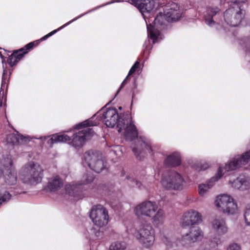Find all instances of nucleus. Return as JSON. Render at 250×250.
<instances>
[{"mask_svg": "<svg viewBox=\"0 0 250 250\" xmlns=\"http://www.w3.org/2000/svg\"><path fill=\"white\" fill-rule=\"evenodd\" d=\"M182 11L177 4L171 3L164 13H159L152 23L147 24L148 36L155 43L162 39L159 29H163L167 22H176L179 20Z\"/></svg>", "mask_w": 250, "mask_h": 250, "instance_id": "1", "label": "nucleus"}, {"mask_svg": "<svg viewBox=\"0 0 250 250\" xmlns=\"http://www.w3.org/2000/svg\"><path fill=\"white\" fill-rule=\"evenodd\" d=\"M124 136L126 141H132L137 138V142L132 146V150L136 157L141 160L144 158L147 153L153 151L152 148L149 141L144 136H140L138 138V131L136 126L131 124L130 119H127L125 128Z\"/></svg>", "mask_w": 250, "mask_h": 250, "instance_id": "2", "label": "nucleus"}, {"mask_svg": "<svg viewBox=\"0 0 250 250\" xmlns=\"http://www.w3.org/2000/svg\"><path fill=\"white\" fill-rule=\"evenodd\" d=\"M91 117L81 122L75 126V129H82L76 132L73 136L70 144L75 148H80L83 146L86 140L91 137L94 131L92 128L88 127L97 125L96 122H93Z\"/></svg>", "mask_w": 250, "mask_h": 250, "instance_id": "3", "label": "nucleus"}, {"mask_svg": "<svg viewBox=\"0 0 250 250\" xmlns=\"http://www.w3.org/2000/svg\"><path fill=\"white\" fill-rule=\"evenodd\" d=\"M42 172L43 169L39 164L30 162L21 168L19 176L24 183L36 185L41 182L43 176Z\"/></svg>", "mask_w": 250, "mask_h": 250, "instance_id": "4", "label": "nucleus"}, {"mask_svg": "<svg viewBox=\"0 0 250 250\" xmlns=\"http://www.w3.org/2000/svg\"><path fill=\"white\" fill-rule=\"evenodd\" d=\"M117 111L106 110L104 113L103 117L105 124L107 127L113 128L116 126L118 128V132H120L127 123L129 115L128 114H123L122 113L119 114Z\"/></svg>", "mask_w": 250, "mask_h": 250, "instance_id": "5", "label": "nucleus"}, {"mask_svg": "<svg viewBox=\"0 0 250 250\" xmlns=\"http://www.w3.org/2000/svg\"><path fill=\"white\" fill-rule=\"evenodd\" d=\"M244 17V11L237 2L224 13V20L227 24L231 27L238 26Z\"/></svg>", "mask_w": 250, "mask_h": 250, "instance_id": "6", "label": "nucleus"}, {"mask_svg": "<svg viewBox=\"0 0 250 250\" xmlns=\"http://www.w3.org/2000/svg\"><path fill=\"white\" fill-rule=\"evenodd\" d=\"M161 182L163 187L167 189L181 190L183 188V178L175 171L163 174Z\"/></svg>", "mask_w": 250, "mask_h": 250, "instance_id": "7", "label": "nucleus"}, {"mask_svg": "<svg viewBox=\"0 0 250 250\" xmlns=\"http://www.w3.org/2000/svg\"><path fill=\"white\" fill-rule=\"evenodd\" d=\"M220 9L213 5V3H209L206 7L204 12V17L206 23L211 27H213L218 30H224L226 29L223 27L220 21L217 19L220 15Z\"/></svg>", "mask_w": 250, "mask_h": 250, "instance_id": "8", "label": "nucleus"}, {"mask_svg": "<svg viewBox=\"0 0 250 250\" xmlns=\"http://www.w3.org/2000/svg\"><path fill=\"white\" fill-rule=\"evenodd\" d=\"M134 235L145 247H149L153 244L154 241L153 231L151 226L149 224L145 223L140 225Z\"/></svg>", "mask_w": 250, "mask_h": 250, "instance_id": "9", "label": "nucleus"}, {"mask_svg": "<svg viewBox=\"0 0 250 250\" xmlns=\"http://www.w3.org/2000/svg\"><path fill=\"white\" fill-rule=\"evenodd\" d=\"M90 217L94 224L99 227L107 225L109 219L107 210L101 205L92 208Z\"/></svg>", "mask_w": 250, "mask_h": 250, "instance_id": "10", "label": "nucleus"}, {"mask_svg": "<svg viewBox=\"0 0 250 250\" xmlns=\"http://www.w3.org/2000/svg\"><path fill=\"white\" fill-rule=\"evenodd\" d=\"M215 203L220 210L228 214L235 213L237 208V205L234 202L232 198L226 194L218 196Z\"/></svg>", "mask_w": 250, "mask_h": 250, "instance_id": "11", "label": "nucleus"}, {"mask_svg": "<svg viewBox=\"0 0 250 250\" xmlns=\"http://www.w3.org/2000/svg\"><path fill=\"white\" fill-rule=\"evenodd\" d=\"M4 180L5 183L9 186L15 185L17 182V174L15 170L12 167V161L10 156L4 158Z\"/></svg>", "mask_w": 250, "mask_h": 250, "instance_id": "12", "label": "nucleus"}, {"mask_svg": "<svg viewBox=\"0 0 250 250\" xmlns=\"http://www.w3.org/2000/svg\"><path fill=\"white\" fill-rule=\"evenodd\" d=\"M250 161V150L242 154L241 156L234 158L228 164H226L224 169L226 171L234 170Z\"/></svg>", "mask_w": 250, "mask_h": 250, "instance_id": "13", "label": "nucleus"}, {"mask_svg": "<svg viewBox=\"0 0 250 250\" xmlns=\"http://www.w3.org/2000/svg\"><path fill=\"white\" fill-rule=\"evenodd\" d=\"M202 222V215L197 211L190 210L183 215L182 225L183 227L197 225Z\"/></svg>", "mask_w": 250, "mask_h": 250, "instance_id": "14", "label": "nucleus"}, {"mask_svg": "<svg viewBox=\"0 0 250 250\" xmlns=\"http://www.w3.org/2000/svg\"><path fill=\"white\" fill-rule=\"evenodd\" d=\"M157 208L158 207L155 202L148 201L137 206L135 211L138 215L141 214L150 217L154 213Z\"/></svg>", "mask_w": 250, "mask_h": 250, "instance_id": "15", "label": "nucleus"}, {"mask_svg": "<svg viewBox=\"0 0 250 250\" xmlns=\"http://www.w3.org/2000/svg\"><path fill=\"white\" fill-rule=\"evenodd\" d=\"M130 3L138 9L145 19V14L150 12L154 7V0H131Z\"/></svg>", "mask_w": 250, "mask_h": 250, "instance_id": "16", "label": "nucleus"}, {"mask_svg": "<svg viewBox=\"0 0 250 250\" xmlns=\"http://www.w3.org/2000/svg\"><path fill=\"white\" fill-rule=\"evenodd\" d=\"M203 237V233L198 227L190 228L189 232L183 236V243L185 245H188L191 243L201 240Z\"/></svg>", "mask_w": 250, "mask_h": 250, "instance_id": "17", "label": "nucleus"}, {"mask_svg": "<svg viewBox=\"0 0 250 250\" xmlns=\"http://www.w3.org/2000/svg\"><path fill=\"white\" fill-rule=\"evenodd\" d=\"M212 228L214 231L219 236L227 233L228 228L224 218L216 216L211 222Z\"/></svg>", "mask_w": 250, "mask_h": 250, "instance_id": "18", "label": "nucleus"}, {"mask_svg": "<svg viewBox=\"0 0 250 250\" xmlns=\"http://www.w3.org/2000/svg\"><path fill=\"white\" fill-rule=\"evenodd\" d=\"M223 174V167H219L215 176L210 179L208 184L199 185L198 188L199 194L201 196H203L205 192L213 185L214 183L217 181L218 179L221 178Z\"/></svg>", "mask_w": 250, "mask_h": 250, "instance_id": "19", "label": "nucleus"}, {"mask_svg": "<svg viewBox=\"0 0 250 250\" xmlns=\"http://www.w3.org/2000/svg\"><path fill=\"white\" fill-rule=\"evenodd\" d=\"M102 157V153L98 150H89L86 151L83 155L84 161L89 167Z\"/></svg>", "mask_w": 250, "mask_h": 250, "instance_id": "20", "label": "nucleus"}, {"mask_svg": "<svg viewBox=\"0 0 250 250\" xmlns=\"http://www.w3.org/2000/svg\"><path fill=\"white\" fill-rule=\"evenodd\" d=\"M6 141L8 144L15 145L26 144L29 140L27 138L17 132L16 134L11 133L8 135Z\"/></svg>", "mask_w": 250, "mask_h": 250, "instance_id": "21", "label": "nucleus"}, {"mask_svg": "<svg viewBox=\"0 0 250 250\" xmlns=\"http://www.w3.org/2000/svg\"><path fill=\"white\" fill-rule=\"evenodd\" d=\"M9 75L7 74V71L4 69L2 76L1 84L0 90V108L2 107V104L5 106V98L4 97V90L7 88Z\"/></svg>", "mask_w": 250, "mask_h": 250, "instance_id": "22", "label": "nucleus"}, {"mask_svg": "<svg viewBox=\"0 0 250 250\" xmlns=\"http://www.w3.org/2000/svg\"><path fill=\"white\" fill-rule=\"evenodd\" d=\"M62 186V180L59 176H55L49 180L45 189L51 191H55L60 189Z\"/></svg>", "mask_w": 250, "mask_h": 250, "instance_id": "23", "label": "nucleus"}, {"mask_svg": "<svg viewBox=\"0 0 250 250\" xmlns=\"http://www.w3.org/2000/svg\"><path fill=\"white\" fill-rule=\"evenodd\" d=\"M181 157L178 152H174L168 156L165 160V165L167 167H175L181 164Z\"/></svg>", "mask_w": 250, "mask_h": 250, "instance_id": "24", "label": "nucleus"}, {"mask_svg": "<svg viewBox=\"0 0 250 250\" xmlns=\"http://www.w3.org/2000/svg\"><path fill=\"white\" fill-rule=\"evenodd\" d=\"M27 53L24 48L20 49L14 51L9 57L7 62L8 64L13 66L15 65Z\"/></svg>", "mask_w": 250, "mask_h": 250, "instance_id": "25", "label": "nucleus"}, {"mask_svg": "<svg viewBox=\"0 0 250 250\" xmlns=\"http://www.w3.org/2000/svg\"><path fill=\"white\" fill-rule=\"evenodd\" d=\"M82 184L69 185L66 188V191L70 195L78 197L82 191Z\"/></svg>", "mask_w": 250, "mask_h": 250, "instance_id": "26", "label": "nucleus"}, {"mask_svg": "<svg viewBox=\"0 0 250 250\" xmlns=\"http://www.w3.org/2000/svg\"><path fill=\"white\" fill-rule=\"evenodd\" d=\"M89 168L97 173H100L103 171H107L106 165L103 157L98 160L94 164H92V166Z\"/></svg>", "mask_w": 250, "mask_h": 250, "instance_id": "27", "label": "nucleus"}, {"mask_svg": "<svg viewBox=\"0 0 250 250\" xmlns=\"http://www.w3.org/2000/svg\"><path fill=\"white\" fill-rule=\"evenodd\" d=\"M89 12L90 11H88V12H87V13H89ZM86 14V13H85L84 14H82V15H80V16H78V17H77L72 19L71 21H68V22L65 23L62 26L60 27L59 28H58L57 29L54 30L52 31V32H50L49 33H48V34L45 35L44 36H43L42 38L40 39V41H44V40H46L48 38H49V37L52 36L53 35H54V34L57 33L58 31L61 30L65 26L68 25L69 24H70V23H71L73 21H76L78 19H79L81 17H82L83 16H84Z\"/></svg>", "mask_w": 250, "mask_h": 250, "instance_id": "28", "label": "nucleus"}, {"mask_svg": "<svg viewBox=\"0 0 250 250\" xmlns=\"http://www.w3.org/2000/svg\"><path fill=\"white\" fill-rule=\"evenodd\" d=\"M89 12L90 11H88V12H87V13H89ZM86 14V13H85L84 14H82V15H80V16H78V17H77L72 19L71 21H68V22L65 23L62 26L60 27L59 28H58L57 29L54 30L52 31V32H50L49 33H48V34L45 35L44 36H43L42 38L40 39V41H44V40H46L48 38H49V37L52 36L53 35H54V34L57 33L58 31L61 30L65 26L68 25L69 24H70V23H71L73 21H76L78 19H79L81 17H82L83 16H84Z\"/></svg>", "mask_w": 250, "mask_h": 250, "instance_id": "29", "label": "nucleus"}, {"mask_svg": "<svg viewBox=\"0 0 250 250\" xmlns=\"http://www.w3.org/2000/svg\"><path fill=\"white\" fill-rule=\"evenodd\" d=\"M231 186L235 188L243 190L246 188L247 182L241 178H238L231 183Z\"/></svg>", "mask_w": 250, "mask_h": 250, "instance_id": "30", "label": "nucleus"}, {"mask_svg": "<svg viewBox=\"0 0 250 250\" xmlns=\"http://www.w3.org/2000/svg\"><path fill=\"white\" fill-rule=\"evenodd\" d=\"M164 218V211L162 209H159L155 216L152 218V222L155 225H161L163 223Z\"/></svg>", "mask_w": 250, "mask_h": 250, "instance_id": "31", "label": "nucleus"}, {"mask_svg": "<svg viewBox=\"0 0 250 250\" xmlns=\"http://www.w3.org/2000/svg\"><path fill=\"white\" fill-rule=\"evenodd\" d=\"M54 139L55 138L56 143H66L71 140L70 138L65 134H55Z\"/></svg>", "mask_w": 250, "mask_h": 250, "instance_id": "32", "label": "nucleus"}, {"mask_svg": "<svg viewBox=\"0 0 250 250\" xmlns=\"http://www.w3.org/2000/svg\"><path fill=\"white\" fill-rule=\"evenodd\" d=\"M126 248V244L124 242H116L112 243L109 250H124Z\"/></svg>", "mask_w": 250, "mask_h": 250, "instance_id": "33", "label": "nucleus"}, {"mask_svg": "<svg viewBox=\"0 0 250 250\" xmlns=\"http://www.w3.org/2000/svg\"><path fill=\"white\" fill-rule=\"evenodd\" d=\"M9 191L0 190V205L2 203H5L9 201L11 197Z\"/></svg>", "mask_w": 250, "mask_h": 250, "instance_id": "34", "label": "nucleus"}, {"mask_svg": "<svg viewBox=\"0 0 250 250\" xmlns=\"http://www.w3.org/2000/svg\"><path fill=\"white\" fill-rule=\"evenodd\" d=\"M126 179V183L130 187L132 188H141L142 184L140 181H138L133 178H132L129 176H127Z\"/></svg>", "mask_w": 250, "mask_h": 250, "instance_id": "35", "label": "nucleus"}, {"mask_svg": "<svg viewBox=\"0 0 250 250\" xmlns=\"http://www.w3.org/2000/svg\"><path fill=\"white\" fill-rule=\"evenodd\" d=\"M95 177L94 175L91 172H86L83 176V183L84 184H88L92 182Z\"/></svg>", "mask_w": 250, "mask_h": 250, "instance_id": "36", "label": "nucleus"}, {"mask_svg": "<svg viewBox=\"0 0 250 250\" xmlns=\"http://www.w3.org/2000/svg\"><path fill=\"white\" fill-rule=\"evenodd\" d=\"M221 243L220 239L219 237H214L210 241V250H213L219 243Z\"/></svg>", "mask_w": 250, "mask_h": 250, "instance_id": "37", "label": "nucleus"}, {"mask_svg": "<svg viewBox=\"0 0 250 250\" xmlns=\"http://www.w3.org/2000/svg\"><path fill=\"white\" fill-rule=\"evenodd\" d=\"M244 216L246 225L250 226V206L246 207Z\"/></svg>", "mask_w": 250, "mask_h": 250, "instance_id": "38", "label": "nucleus"}, {"mask_svg": "<svg viewBox=\"0 0 250 250\" xmlns=\"http://www.w3.org/2000/svg\"><path fill=\"white\" fill-rule=\"evenodd\" d=\"M140 66V62L138 61L136 62L134 64V65L131 67L128 72V75H130L132 74L134 72H135L138 69H139Z\"/></svg>", "mask_w": 250, "mask_h": 250, "instance_id": "39", "label": "nucleus"}, {"mask_svg": "<svg viewBox=\"0 0 250 250\" xmlns=\"http://www.w3.org/2000/svg\"><path fill=\"white\" fill-rule=\"evenodd\" d=\"M227 250H241L239 245L236 243L230 244Z\"/></svg>", "mask_w": 250, "mask_h": 250, "instance_id": "40", "label": "nucleus"}, {"mask_svg": "<svg viewBox=\"0 0 250 250\" xmlns=\"http://www.w3.org/2000/svg\"><path fill=\"white\" fill-rule=\"evenodd\" d=\"M51 137L47 140V144L50 147H52L54 144L56 143L54 134L51 136Z\"/></svg>", "mask_w": 250, "mask_h": 250, "instance_id": "41", "label": "nucleus"}, {"mask_svg": "<svg viewBox=\"0 0 250 250\" xmlns=\"http://www.w3.org/2000/svg\"><path fill=\"white\" fill-rule=\"evenodd\" d=\"M208 167V164H205L200 166H197L195 167L196 170H206Z\"/></svg>", "mask_w": 250, "mask_h": 250, "instance_id": "42", "label": "nucleus"}, {"mask_svg": "<svg viewBox=\"0 0 250 250\" xmlns=\"http://www.w3.org/2000/svg\"><path fill=\"white\" fill-rule=\"evenodd\" d=\"M34 45V42H30V43H28L27 44H26L25 46V48H23L24 49V50L25 51H26L27 53L28 52L27 50L32 48L33 47Z\"/></svg>", "mask_w": 250, "mask_h": 250, "instance_id": "43", "label": "nucleus"}, {"mask_svg": "<svg viewBox=\"0 0 250 250\" xmlns=\"http://www.w3.org/2000/svg\"><path fill=\"white\" fill-rule=\"evenodd\" d=\"M3 168H4V162L3 164L0 163V178L1 177L2 174L4 173V169Z\"/></svg>", "mask_w": 250, "mask_h": 250, "instance_id": "44", "label": "nucleus"}, {"mask_svg": "<svg viewBox=\"0 0 250 250\" xmlns=\"http://www.w3.org/2000/svg\"><path fill=\"white\" fill-rule=\"evenodd\" d=\"M129 75H127L126 77V78L124 80V81L122 82L120 87H119L117 92V94L119 92V91L122 88V87L125 85V83H126V80L127 79L128 76Z\"/></svg>", "mask_w": 250, "mask_h": 250, "instance_id": "45", "label": "nucleus"}, {"mask_svg": "<svg viewBox=\"0 0 250 250\" xmlns=\"http://www.w3.org/2000/svg\"><path fill=\"white\" fill-rule=\"evenodd\" d=\"M106 104V105H105L104 106H103V107L101 108V109L102 110H103V109H116L115 108H113V107H106L107 104Z\"/></svg>", "mask_w": 250, "mask_h": 250, "instance_id": "46", "label": "nucleus"}, {"mask_svg": "<svg viewBox=\"0 0 250 250\" xmlns=\"http://www.w3.org/2000/svg\"><path fill=\"white\" fill-rule=\"evenodd\" d=\"M14 189H15V188H14ZM14 194L16 195L17 194H19V193H20L21 192V189H19V188H16V190L14 191Z\"/></svg>", "mask_w": 250, "mask_h": 250, "instance_id": "47", "label": "nucleus"}, {"mask_svg": "<svg viewBox=\"0 0 250 250\" xmlns=\"http://www.w3.org/2000/svg\"><path fill=\"white\" fill-rule=\"evenodd\" d=\"M95 234L97 237H100L102 235V233L101 231H98L96 232Z\"/></svg>", "mask_w": 250, "mask_h": 250, "instance_id": "48", "label": "nucleus"}, {"mask_svg": "<svg viewBox=\"0 0 250 250\" xmlns=\"http://www.w3.org/2000/svg\"><path fill=\"white\" fill-rule=\"evenodd\" d=\"M120 1H121V0H115V1H111L110 2L107 3L105 5H107V4H110V3H112L114 2H120Z\"/></svg>", "mask_w": 250, "mask_h": 250, "instance_id": "49", "label": "nucleus"}, {"mask_svg": "<svg viewBox=\"0 0 250 250\" xmlns=\"http://www.w3.org/2000/svg\"><path fill=\"white\" fill-rule=\"evenodd\" d=\"M49 137V136H44V137H40V139L42 140L43 139V140H45L48 139Z\"/></svg>", "mask_w": 250, "mask_h": 250, "instance_id": "50", "label": "nucleus"}, {"mask_svg": "<svg viewBox=\"0 0 250 250\" xmlns=\"http://www.w3.org/2000/svg\"><path fill=\"white\" fill-rule=\"evenodd\" d=\"M118 109H120V110L122 109V107H121V106H119V107H118Z\"/></svg>", "mask_w": 250, "mask_h": 250, "instance_id": "51", "label": "nucleus"}, {"mask_svg": "<svg viewBox=\"0 0 250 250\" xmlns=\"http://www.w3.org/2000/svg\"><path fill=\"white\" fill-rule=\"evenodd\" d=\"M11 190H10V192H12V188H11Z\"/></svg>", "mask_w": 250, "mask_h": 250, "instance_id": "52", "label": "nucleus"}]
</instances>
